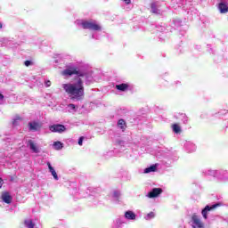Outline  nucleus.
<instances>
[{
	"instance_id": "nucleus-3",
	"label": "nucleus",
	"mask_w": 228,
	"mask_h": 228,
	"mask_svg": "<svg viewBox=\"0 0 228 228\" xmlns=\"http://www.w3.org/2000/svg\"><path fill=\"white\" fill-rule=\"evenodd\" d=\"M191 224L193 228H204V222L197 214L191 216Z\"/></svg>"
},
{
	"instance_id": "nucleus-10",
	"label": "nucleus",
	"mask_w": 228,
	"mask_h": 228,
	"mask_svg": "<svg viewBox=\"0 0 228 228\" xmlns=\"http://www.w3.org/2000/svg\"><path fill=\"white\" fill-rule=\"evenodd\" d=\"M125 218H126V220H136V214L131 210H128L125 212Z\"/></svg>"
},
{
	"instance_id": "nucleus-16",
	"label": "nucleus",
	"mask_w": 228,
	"mask_h": 228,
	"mask_svg": "<svg viewBox=\"0 0 228 228\" xmlns=\"http://www.w3.org/2000/svg\"><path fill=\"white\" fill-rule=\"evenodd\" d=\"M158 170V166L151 165L150 167L144 169V174H151V172H156Z\"/></svg>"
},
{
	"instance_id": "nucleus-21",
	"label": "nucleus",
	"mask_w": 228,
	"mask_h": 228,
	"mask_svg": "<svg viewBox=\"0 0 228 228\" xmlns=\"http://www.w3.org/2000/svg\"><path fill=\"white\" fill-rule=\"evenodd\" d=\"M83 140H85V137H83V136H81V137H79V139H78V145H83Z\"/></svg>"
},
{
	"instance_id": "nucleus-29",
	"label": "nucleus",
	"mask_w": 228,
	"mask_h": 228,
	"mask_svg": "<svg viewBox=\"0 0 228 228\" xmlns=\"http://www.w3.org/2000/svg\"><path fill=\"white\" fill-rule=\"evenodd\" d=\"M18 120H22V118L20 117H18Z\"/></svg>"
},
{
	"instance_id": "nucleus-1",
	"label": "nucleus",
	"mask_w": 228,
	"mask_h": 228,
	"mask_svg": "<svg viewBox=\"0 0 228 228\" xmlns=\"http://www.w3.org/2000/svg\"><path fill=\"white\" fill-rule=\"evenodd\" d=\"M61 76H77L75 77V83L63 84L62 88L69 95L71 99L76 101H83L85 99V84L81 77H85L86 73L80 71L77 67H69L68 69L61 71Z\"/></svg>"
},
{
	"instance_id": "nucleus-19",
	"label": "nucleus",
	"mask_w": 228,
	"mask_h": 228,
	"mask_svg": "<svg viewBox=\"0 0 228 228\" xmlns=\"http://www.w3.org/2000/svg\"><path fill=\"white\" fill-rule=\"evenodd\" d=\"M151 13H155L156 15H159V10H158V7L156 6V4L152 3L151 4Z\"/></svg>"
},
{
	"instance_id": "nucleus-24",
	"label": "nucleus",
	"mask_w": 228,
	"mask_h": 228,
	"mask_svg": "<svg viewBox=\"0 0 228 228\" xmlns=\"http://www.w3.org/2000/svg\"><path fill=\"white\" fill-rule=\"evenodd\" d=\"M69 108H71L72 110H76V105L70 103V104L69 105Z\"/></svg>"
},
{
	"instance_id": "nucleus-14",
	"label": "nucleus",
	"mask_w": 228,
	"mask_h": 228,
	"mask_svg": "<svg viewBox=\"0 0 228 228\" xmlns=\"http://www.w3.org/2000/svg\"><path fill=\"white\" fill-rule=\"evenodd\" d=\"M117 90H119V92H126L127 88H129V85L127 84H120L116 86Z\"/></svg>"
},
{
	"instance_id": "nucleus-18",
	"label": "nucleus",
	"mask_w": 228,
	"mask_h": 228,
	"mask_svg": "<svg viewBox=\"0 0 228 228\" xmlns=\"http://www.w3.org/2000/svg\"><path fill=\"white\" fill-rule=\"evenodd\" d=\"M24 224H25L26 227H28V228H35V224L33 223V220H31V219H26L24 221Z\"/></svg>"
},
{
	"instance_id": "nucleus-23",
	"label": "nucleus",
	"mask_w": 228,
	"mask_h": 228,
	"mask_svg": "<svg viewBox=\"0 0 228 228\" xmlns=\"http://www.w3.org/2000/svg\"><path fill=\"white\" fill-rule=\"evenodd\" d=\"M45 86H46V88H49V86H51V82H50V80H47V81L45 82Z\"/></svg>"
},
{
	"instance_id": "nucleus-6",
	"label": "nucleus",
	"mask_w": 228,
	"mask_h": 228,
	"mask_svg": "<svg viewBox=\"0 0 228 228\" xmlns=\"http://www.w3.org/2000/svg\"><path fill=\"white\" fill-rule=\"evenodd\" d=\"M50 131L52 133H64V131H67V128L63 125H53L50 126Z\"/></svg>"
},
{
	"instance_id": "nucleus-22",
	"label": "nucleus",
	"mask_w": 228,
	"mask_h": 228,
	"mask_svg": "<svg viewBox=\"0 0 228 228\" xmlns=\"http://www.w3.org/2000/svg\"><path fill=\"white\" fill-rule=\"evenodd\" d=\"M154 216H155L154 212H150V213L148 214V218H154Z\"/></svg>"
},
{
	"instance_id": "nucleus-4",
	"label": "nucleus",
	"mask_w": 228,
	"mask_h": 228,
	"mask_svg": "<svg viewBox=\"0 0 228 228\" xmlns=\"http://www.w3.org/2000/svg\"><path fill=\"white\" fill-rule=\"evenodd\" d=\"M222 206V203H216L209 207V205H207L204 209L201 211V215L205 220H208V212L213 211V209H216V208H220Z\"/></svg>"
},
{
	"instance_id": "nucleus-13",
	"label": "nucleus",
	"mask_w": 228,
	"mask_h": 228,
	"mask_svg": "<svg viewBox=\"0 0 228 228\" xmlns=\"http://www.w3.org/2000/svg\"><path fill=\"white\" fill-rule=\"evenodd\" d=\"M172 130L175 133V134H179L182 133L183 130H181V126L179 124L175 123L171 126Z\"/></svg>"
},
{
	"instance_id": "nucleus-2",
	"label": "nucleus",
	"mask_w": 228,
	"mask_h": 228,
	"mask_svg": "<svg viewBox=\"0 0 228 228\" xmlns=\"http://www.w3.org/2000/svg\"><path fill=\"white\" fill-rule=\"evenodd\" d=\"M83 29H90L91 31H101V25L95 21H83L81 23Z\"/></svg>"
},
{
	"instance_id": "nucleus-17",
	"label": "nucleus",
	"mask_w": 228,
	"mask_h": 228,
	"mask_svg": "<svg viewBox=\"0 0 228 228\" xmlns=\"http://www.w3.org/2000/svg\"><path fill=\"white\" fill-rule=\"evenodd\" d=\"M53 147L56 151H61V149H63V143L60 141L54 142Z\"/></svg>"
},
{
	"instance_id": "nucleus-7",
	"label": "nucleus",
	"mask_w": 228,
	"mask_h": 228,
	"mask_svg": "<svg viewBox=\"0 0 228 228\" xmlns=\"http://www.w3.org/2000/svg\"><path fill=\"white\" fill-rule=\"evenodd\" d=\"M29 131H40L42 129V124L38 122H29L28 123Z\"/></svg>"
},
{
	"instance_id": "nucleus-26",
	"label": "nucleus",
	"mask_w": 228,
	"mask_h": 228,
	"mask_svg": "<svg viewBox=\"0 0 228 228\" xmlns=\"http://www.w3.org/2000/svg\"><path fill=\"white\" fill-rule=\"evenodd\" d=\"M0 188H3V178L0 177Z\"/></svg>"
},
{
	"instance_id": "nucleus-15",
	"label": "nucleus",
	"mask_w": 228,
	"mask_h": 228,
	"mask_svg": "<svg viewBox=\"0 0 228 228\" xmlns=\"http://www.w3.org/2000/svg\"><path fill=\"white\" fill-rule=\"evenodd\" d=\"M218 8L220 10V13H227L228 12L227 4H225L224 3L219 4Z\"/></svg>"
},
{
	"instance_id": "nucleus-25",
	"label": "nucleus",
	"mask_w": 228,
	"mask_h": 228,
	"mask_svg": "<svg viewBox=\"0 0 228 228\" xmlns=\"http://www.w3.org/2000/svg\"><path fill=\"white\" fill-rule=\"evenodd\" d=\"M124 2L126 3V4H131V0H124Z\"/></svg>"
},
{
	"instance_id": "nucleus-12",
	"label": "nucleus",
	"mask_w": 228,
	"mask_h": 228,
	"mask_svg": "<svg viewBox=\"0 0 228 228\" xmlns=\"http://www.w3.org/2000/svg\"><path fill=\"white\" fill-rule=\"evenodd\" d=\"M47 167H48L49 172H51L53 179H55V181H58V174H56L54 167H53V166H51V162H47Z\"/></svg>"
},
{
	"instance_id": "nucleus-9",
	"label": "nucleus",
	"mask_w": 228,
	"mask_h": 228,
	"mask_svg": "<svg viewBox=\"0 0 228 228\" xmlns=\"http://www.w3.org/2000/svg\"><path fill=\"white\" fill-rule=\"evenodd\" d=\"M28 143L32 152H34L35 154H38V152H40V150H38V146H37V144L35 143V142H33V140H28Z\"/></svg>"
},
{
	"instance_id": "nucleus-27",
	"label": "nucleus",
	"mask_w": 228,
	"mask_h": 228,
	"mask_svg": "<svg viewBox=\"0 0 228 228\" xmlns=\"http://www.w3.org/2000/svg\"><path fill=\"white\" fill-rule=\"evenodd\" d=\"M0 99H4V95H3L2 94H0Z\"/></svg>"
},
{
	"instance_id": "nucleus-8",
	"label": "nucleus",
	"mask_w": 228,
	"mask_h": 228,
	"mask_svg": "<svg viewBox=\"0 0 228 228\" xmlns=\"http://www.w3.org/2000/svg\"><path fill=\"white\" fill-rule=\"evenodd\" d=\"M1 199L4 202H5V204H12V200H13V198L8 191L4 192L1 196Z\"/></svg>"
},
{
	"instance_id": "nucleus-20",
	"label": "nucleus",
	"mask_w": 228,
	"mask_h": 228,
	"mask_svg": "<svg viewBox=\"0 0 228 228\" xmlns=\"http://www.w3.org/2000/svg\"><path fill=\"white\" fill-rule=\"evenodd\" d=\"M24 65L25 67H29V65H33V62L31 61H25Z\"/></svg>"
},
{
	"instance_id": "nucleus-28",
	"label": "nucleus",
	"mask_w": 228,
	"mask_h": 228,
	"mask_svg": "<svg viewBox=\"0 0 228 228\" xmlns=\"http://www.w3.org/2000/svg\"><path fill=\"white\" fill-rule=\"evenodd\" d=\"M1 28H3V23L0 22V29H1Z\"/></svg>"
},
{
	"instance_id": "nucleus-5",
	"label": "nucleus",
	"mask_w": 228,
	"mask_h": 228,
	"mask_svg": "<svg viewBox=\"0 0 228 228\" xmlns=\"http://www.w3.org/2000/svg\"><path fill=\"white\" fill-rule=\"evenodd\" d=\"M163 193V189L161 188H153L151 191L148 193L149 199H156V197H159Z\"/></svg>"
},
{
	"instance_id": "nucleus-11",
	"label": "nucleus",
	"mask_w": 228,
	"mask_h": 228,
	"mask_svg": "<svg viewBox=\"0 0 228 228\" xmlns=\"http://www.w3.org/2000/svg\"><path fill=\"white\" fill-rule=\"evenodd\" d=\"M118 127H119V129L123 132L126 131V129L127 128V124L126 123V120H124L123 118L119 119L118 121Z\"/></svg>"
}]
</instances>
